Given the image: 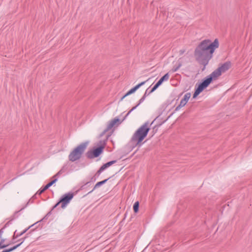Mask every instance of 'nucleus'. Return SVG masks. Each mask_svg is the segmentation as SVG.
I'll return each mask as SVG.
<instances>
[{"label":"nucleus","instance_id":"nucleus-16","mask_svg":"<svg viewBox=\"0 0 252 252\" xmlns=\"http://www.w3.org/2000/svg\"><path fill=\"white\" fill-rule=\"evenodd\" d=\"M207 87L205 86L202 82L199 83L198 84H196L195 87V88L201 93Z\"/></svg>","mask_w":252,"mask_h":252},{"label":"nucleus","instance_id":"nucleus-34","mask_svg":"<svg viewBox=\"0 0 252 252\" xmlns=\"http://www.w3.org/2000/svg\"><path fill=\"white\" fill-rule=\"evenodd\" d=\"M103 171H101V170L99 168V169L97 171V172L95 173V174L94 175V176H95L96 178H97L100 174Z\"/></svg>","mask_w":252,"mask_h":252},{"label":"nucleus","instance_id":"nucleus-2","mask_svg":"<svg viewBox=\"0 0 252 252\" xmlns=\"http://www.w3.org/2000/svg\"><path fill=\"white\" fill-rule=\"evenodd\" d=\"M151 128L148 121L145 122L134 132L131 138V142H135V146H141L143 140L147 137Z\"/></svg>","mask_w":252,"mask_h":252},{"label":"nucleus","instance_id":"nucleus-12","mask_svg":"<svg viewBox=\"0 0 252 252\" xmlns=\"http://www.w3.org/2000/svg\"><path fill=\"white\" fill-rule=\"evenodd\" d=\"M82 185L80 188L75 191V194H77L78 192L84 189H87L90 185V182H87V181L84 180L81 183Z\"/></svg>","mask_w":252,"mask_h":252},{"label":"nucleus","instance_id":"nucleus-15","mask_svg":"<svg viewBox=\"0 0 252 252\" xmlns=\"http://www.w3.org/2000/svg\"><path fill=\"white\" fill-rule=\"evenodd\" d=\"M20 212L19 211H16L13 215L11 217V219L10 220L7 221L4 225V226L3 227L4 228H5L6 227L8 226L10 224L12 223V221L17 218L18 217V216L17 215V214Z\"/></svg>","mask_w":252,"mask_h":252},{"label":"nucleus","instance_id":"nucleus-9","mask_svg":"<svg viewBox=\"0 0 252 252\" xmlns=\"http://www.w3.org/2000/svg\"><path fill=\"white\" fill-rule=\"evenodd\" d=\"M34 226V224H32L31 225H30V226H29L28 227H27V228L25 229L24 230H23L20 233H17V230H16L14 232V234H13V235L12 236V242L10 243V244H13L15 242L14 241V240L18 238V237L21 236L22 235H23L24 234H25V233H26L27 232V231L30 229L31 228V227H32V226Z\"/></svg>","mask_w":252,"mask_h":252},{"label":"nucleus","instance_id":"nucleus-45","mask_svg":"<svg viewBox=\"0 0 252 252\" xmlns=\"http://www.w3.org/2000/svg\"><path fill=\"white\" fill-rule=\"evenodd\" d=\"M4 242V239H2L0 240V242H2V244H3Z\"/></svg>","mask_w":252,"mask_h":252},{"label":"nucleus","instance_id":"nucleus-6","mask_svg":"<svg viewBox=\"0 0 252 252\" xmlns=\"http://www.w3.org/2000/svg\"><path fill=\"white\" fill-rule=\"evenodd\" d=\"M75 193L69 192L63 195L59 199V202H61V207L63 209L66 207L68 204L73 198Z\"/></svg>","mask_w":252,"mask_h":252},{"label":"nucleus","instance_id":"nucleus-18","mask_svg":"<svg viewBox=\"0 0 252 252\" xmlns=\"http://www.w3.org/2000/svg\"><path fill=\"white\" fill-rule=\"evenodd\" d=\"M207 87L205 86L202 82L199 83L198 84H196L195 87V88L201 93Z\"/></svg>","mask_w":252,"mask_h":252},{"label":"nucleus","instance_id":"nucleus-37","mask_svg":"<svg viewBox=\"0 0 252 252\" xmlns=\"http://www.w3.org/2000/svg\"><path fill=\"white\" fill-rule=\"evenodd\" d=\"M61 203V202H59V200L53 206V207L52 208L51 210L53 211L54 209L56 208Z\"/></svg>","mask_w":252,"mask_h":252},{"label":"nucleus","instance_id":"nucleus-30","mask_svg":"<svg viewBox=\"0 0 252 252\" xmlns=\"http://www.w3.org/2000/svg\"><path fill=\"white\" fill-rule=\"evenodd\" d=\"M149 79H150V78L148 79L146 81L141 82V83H140L138 84L137 85H136L135 86L136 87L137 89H138L140 87H141L142 86L144 85L146 83V82H147V81H149Z\"/></svg>","mask_w":252,"mask_h":252},{"label":"nucleus","instance_id":"nucleus-31","mask_svg":"<svg viewBox=\"0 0 252 252\" xmlns=\"http://www.w3.org/2000/svg\"><path fill=\"white\" fill-rule=\"evenodd\" d=\"M181 65H182L181 63H179L177 66H174L173 67V68L172 69V72H174L177 71L179 69V68L181 66Z\"/></svg>","mask_w":252,"mask_h":252},{"label":"nucleus","instance_id":"nucleus-17","mask_svg":"<svg viewBox=\"0 0 252 252\" xmlns=\"http://www.w3.org/2000/svg\"><path fill=\"white\" fill-rule=\"evenodd\" d=\"M207 87L205 86L202 82L199 83L198 84H196L195 87V88L201 93Z\"/></svg>","mask_w":252,"mask_h":252},{"label":"nucleus","instance_id":"nucleus-27","mask_svg":"<svg viewBox=\"0 0 252 252\" xmlns=\"http://www.w3.org/2000/svg\"><path fill=\"white\" fill-rule=\"evenodd\" d=\"M147 92H145L143 95L142 96V97L139 99L138 103H137V105H139L141 103H142L144 100L145 99L146 97L148 96V94H146Z\"/></svg>","mask_w":252,"mask_h":252},{"label":"nucleus","instance_id":"nucleus-26","mask_svg":"<svg viewBox=\"0 0 252 252\" xmlns=\"http://www.w3.org/2000/svg\"><path fill=\"white\" fill-rule=\"evenodd\" d=\"M139 208V203L138 201H136L134 203L133 206V211L135 213H138Z\"/></svg>","mask_w":252,"mask_h":252},{"label":"nucleus","instance_id":"nucleus-3","mask_svg":"<svg viewBox=\"0 0 252 252\" xmlns=\"http://www.w3.org/2000/svg\"><path fill=\"white\" fill-rule=\"evenodd\" d=\"M89 141L81 143L75 147L69 154L68 159L70 161L74 162L79 160L87 148Z\"/></svg>","mask_w":252,"mask_h":252},{"label":"nucleus","instance_id":"nucleus-40","mask_svg":"<svg viewBox=\"0 0 252 252\" xmlns=\"http://www.w3.org/2000/svg\"><path fill=\"white\" fill-rule=\"evenodd\" d=\"M139 105H136L135 106L133 107L130 110L129 112H131L133 110H134Z\"/></svg>","mask_w":252,"mask_h":252},{"label":"nucleus","instance_id":"nucleus-1","mask_svg":"<svg viewBox=\"0 0 252 252\" xmlns=\"http://www.w3.org/2000/svg\"><path fill=\"white\" fill-rule=\"evenodd\" d=\"M219 47V42L216 38L213 42L207 39L202 40L196 46L194 50V56L196 61L200 65H203L202 70H204L213 58L215 50Z\"/></svg>","mask_w":252,"mask_h":252},{"label":"nucleus","instance_id":"nucleus-47","mask_svg":"<svg viewBox=\"0 0 252 252\" xmlns=\"http://www.w3.org/2000/svg\"><path fill=\"white\" fill-rule=\"evenodd\" d=\"M126 213L125 214V217H124V219H123V220H124V219L126 218Z\"/></svg>","mask_w":252,"mask_h":252},{"label":"nucleus","instance_id":"nucleus-46","mask_svg":"<svg viewBox=\"0 0 252 252\" xmlns=\"http://www.w3.org/2000/svg\"><path fill=\"white\" fill-rule=\"evenodd\" d=\"M155 121H156V119H154V120L152 122V123L150 125H149L150 126L153 124Z\"/></svg>","mask_w":252,"mask_h":252},{"label":"nucleus","instance_id":"nucleus-8","mask_svg":"<svg viewBox=\"0 0 252 252\" xmlns=\"http://www.w3.org/2000/svg\"><path fill=\"white\" fill-rule=\"evenodd\" d=\"M191 94L190 93H186L183 98L181 99L180 104L176 107L174 111H179L182 107L185 106L188 101H189V98L190 97Z\"/></svg>","mask_w":252,"mask_h":252},{"label":"nucleus","instance_id":"nucleus-20","mask_svg":"<svg viewBox=\"0 0 252 252\" xmlns=\"http://www.w3.org/2000/svg\"><path fill=\"white\" fill-rule=\"evenodd\" d=\"M20 246H21V244H18L9 249H4L1 252H11L16 250L17 248H18Z\"/></svg>","mask_w":252,"mask_h":252},{"label":"nucleus","instance_id":"nucleus-28","mask_svg":"<svg viewBox=\"0 0 252 252\" xmlns=\"http://www.w3.org/2000/svg\"><path fill=\"white\" fill-rule=\"evenodd\" d=\"M96 179L97 178L95 177V176H92L91 177L88 178L87 180V182H90V185H91V184H92L91 183L92 182H95L96 181Z\"/></svg>","mask_w":252,"mask_h":252},{"label":"nucleus","instance_id":"nucleus-23","mask_svg":"<svg viewBox=\"0 0 252 252\" xmlns=\"http://www.w3.org/2000/svg\"><path fill=\"white\" fill-rule=\"evenodd\" d=\"M109 136H110V135H107V138L105 140H100L99 141V145H98V147H103V149H104L106 145V141H107Z\"/></svg>","mask_w":252,"mask_h":252},{"label":"nucleus","instance_id":"nucleus-25","mask_svg":"<svg viewBox=\"0 0 252 252\" xmlns=\"http://www.w3.org/2000/svg\"><path fill=\"white\" fill-rule=\"evenodd\" d=\"M138 89H137L136 87L135 86L134 87L130 89L128 91H127L125 94V96H128L134 93H135Z\"/></svg>","mask_w":252,"mask_h":252},{"label":"nucleus","instance_id":"nucleus-24","mask_svg":"<svg viewBox=\"0 0 252 252\" xmlns=\"http://www.w3.org/2000/svg\"><path fill=\"white\" fill-rule=\"evenodd\" d=\"M36 228H34L33 229H32L30 230V231L29 232H28V233H27L25 235V236L24 237V238H21L20 239H19L18 240V241H20L21 243L20 244H21V245H22V244L25 241V240L29 237V235L33 231V230H34Z\"/></svg>","mask_w":252,"mask_h":252},{"label":"nucleus","instance_id":"nucleus-29","mask_svg":"<svg viewBox=\"0 0 252 252\" xmlns=\"http://www.w3.org/2000/svg\"><path fill=\"white\" fill-rule=\"evenodd\" d=\"M32 198H31L29 201L26 204V205L23 207H22L20 210H19L20 212V211H22V210H23L24 209H25V208H26L28 205L29 204L31 203H32L33 202V200H32Z\"/></svg>","mask_w":252,"mask_h":252},{"label":"nucleus","instance_id":"nucleus-21","mask_svg":"<svg viewBox=\"0 0 252 252\" xmlns=\"http://www.w3.org/2000/svg\"><path fill=\"white\" fill-rule=\"evenodd\" d=\"M102 185V183L101 181H99V182H98L95 185V186H94V188L92 190H91V191H90L89 192H88L85 195H84V196H86L87 195L92 193L93 191H94V190H95L96 189L100 187V186H101Z\"/></svg>","mask_w":252,"mask_h":252},{"label":"nucleus","instance_id":"nucleus-22","mask_svg":"<svg viewBox=\"0 0 252 252\" xmlns=\"http://www.w3.org/2000/svg\"><path fill=\"white\" fill-rule=\"evenodd\" d=\"M159 87L158 86H157L156 84H155L153 87L151 89V90H150V91H149V88H148L145 92H147V94H148V95H149L150 94H151V93H153L155 91H156Z\"/></svg>","mask_w":252,"mask_h":252},{"label":"nucleus","instance_id":"nucleus-13","mask_svg":"<svg viewBox=\"0 0 252 252\" xmlns=\"http://www.w3.org/2000/svg\"><path fill=\"white\" fill-rule=\"evenodd\" d=\"M169 73H166L159 79V80L156 83V84L159 87L163 82L167 81L169 79Z\"/></svg>","mask_w":252,"mask_h":252},{"label":"nucleus","instance_id":"nucleus-38","mask_svg":"<svg viewBox=\"0 0 252 252\" xmlns=\"http://www.w3.org/2000/svg\"><path fill=\"white\" fill-rule=\"evenodd\" d=\"M111 177H110L109 178H107L106 179H105L104 180L101 181V182L102 185H104V184H105L107 182V181L108 180H109Z\"/></svg>","mask_w":252,"mask_h":252},{"label":"nucleus","instance_id":"nucleus-14","mask_svg":"<svg viewBox=\"0 0 252 252\" xmlns=\"http://www.w3.org/2000/svg\"><path fill=\"white\" fill-rule=\"evenodd\" d=\"M52 210H50L49 212L47 213V214L40 220L36 222L35 223H33L34 225H36L35 228H37L38 226L40 225V222L42 221L43 220H47L48 218L52 214Z\"/></svg>","mask_w":252,"mask_h":252},{"label":"nucleus","instance_id":"nucleus-41","mask_svg":"<svg viewBox=\"0 0 252 252\" xmlns=\"http://www.w3.org/2000/svg\"><path fill=\"white\" fill-rule=\"evenodd\" d=\"M4 228L3 227H2V228H1V229H0V238H1V236H2V233H3V230H4Z\"/></svg>","mask_w":252,"mask_h":252},{"label":"nucleus","instance_id":"nucleus-10","mask_svg":"<svg viewBox=\"0 0 252 252\" xmlns=\"http://www.w3.org/2000/svg\"><path fill=\"white\" fill-rule=\"evenodd\" d=\"M231 67V63L230 62H226L221 64L220 66L217 68L221 75L222 73L225 72Z\"/></svg>","mask_w":252,"mask_h":252},{"label":"nucleus","instance_id":"nucleus-35","mask_svg":"<svg viewBox=\"0 0 252 252\" xmlns=\"http://www.w3.org/2000/svg\"><path fill=\"white\" fill-rule=\"evenodd\" d=\"M10 243L7 245L2 244V242H0V249H2L7 247Z\"/></svg>","mask_w":252,"mask_h":252},{"label":"nucleus","instance_id":"nucleus-4","mask_svg":"<svg viewBox=\"0 0 252 252\" xmlns=\"http://www.w3.org/2000/svg\"><path fill=\"white\" fill-rule=\"evenodd\" d=\"M66 170V168L65 166H63L62 169L53 177V179L49 182L47 184H46L45 186L42 187L37 191V193L38 195H40L42 193H43L45 190L48 189L51 186H52L54 184H55L58 181V176L63 173Z\"/></svg>","mask_w":252,"mask_h":252},{"label":"nucleus","instance_id":"nucleus-11","mask_svg":"<svg viewBox=\"0 0 252 252\" xmlns=\"http://www.w3.org/2000/svg\"><path fill=\"white\" fill-rule=\"evenodd\" d=\"M220 75V72L216 69L207 76L213 82L214 80H217Z\"/></svg>","mask_w":252,"mask_h":252},{"label":"nucleus","instance_id":"nucleus-36","mask_svg":"<svg viewBox=\"0 0 252 252\" xmlns=\"http://www.w3.org/2000/svg\"><path fill=\"white\" fill-rule=\"evenodd\" d=\"M116 162H117L116 160H111V161L107 162V163L108 164V165L110 167V166L112 165L113 164H114Z\"/></svg>","mask_w":252,"mask_h":252},{"label":"nucleus","instance_id":"nucleus-19","mask_svg":"<svg viewBox=\"0 0 252 252\" xmlns=\"http://www.w3.org/2000/svg\"><path fill=\"white\" fill-rule=\"evenodd\" d=\"M201 82L207 87L212 82L207 76L203 78Z\"/></svg>","mask_w":252,"mask_h":252},{"label":"nucleus","instance_id":"nucleus-33","mask_svg":"<svg viewBox=\"0 0 252 252\" xmlns=\"http://www.w3.org/2000/svg\"><path fill=\"white\" fill-rule=\"evenodd\" d=\"M109 166L108 164L106 163L103 164L99 168L101 170V171H103L104 170H105L106 168H108Z\"/></svg>","mask_w":252,"mask_h":252},{"label":"nucleus","instance_id":"nucleus-42","mask_svg":"<svg viewBox=\"0 0 252 252\" xmlns=\"http://www.w3.org/2000/svg\"><path fill=\"white\" fill-rule=\"evenodd\" d=\"M185 50H180L179 51V54L180 55H182L185 53Z\"/></svg>","mask_w":252,"mask_h":252},{"label":"nucleus","instance_id":"nucleus-5","mask_svg":"<svg viewBox=\"0 0 252 252\" xmlns=\"http://www.w3.org/2000/svg\"><path fill=\"white\" fill-rule=\"evenodd\" d=\"M103 151V147H94L86 153V157L89 159H93L99 157Z\"/></svg>","mask_w":252,"mask_h":252},{"label":"nucleus","instance_id":"nucleus-7","mask_svg":"<svg viewBox=\"0 0 252 252\" xmlns=\"http://www.w3.org/2000/svg\"><path fill=\"white\" fill-rule=\"evenodd\" d=\"M121 123L120 121V119L118 117H116L111 121H109L107 127L100 134L99 137H102L106 132H107L109 130L111 129L113 126H114L116 125H119Z\"/></svg>","mask_w":252,"mask_h":252},{"label":"nucleus","instance_id":"nucleus-32","mask_svg":"<svg viewBox=\"0 0 252 252\" xmlns=\"http://www.w3.org/2000/svg\"><path fill=\"white\" fill-rule=\"evenodd\" d=\"M200 93H201V92H200L199 91H198L197 90H196L195 88V91L193 94L192 98H195Z\"/></svg>","mask_w":252,"mask_h":252},{"label":"nucleus","instance_id":"nucleus-39","mask_svg":"<svg viewBox=\"0 0 252 252\" xmlns=\"http://www.w3.org/2000/svg\"><path fill=\"white\" fill-rule=\"evenodd\" d=\"M131 112H129V111L127 113V114L126 115V116L124 117V118H123V119L122 120V121H120L121 122V123L126 119V118L130 114Z\"/></svg>","mask_w":252,"mask_h":252},{"label":"nucleus","instance_id":"nucleus-43","mask_svg":"<svg viewBox=\"0 0 252 252\" xmlns=\"http://www.w3.org/2000/svg\"><path fill=\"white\" fill-rule=\"evenodd\" d=\"M38 194L37 193V192L36 193V194H35L32 197V199H35L36 198V195H37Z\"/></svg>","mask_w":252,"mask_h":252},{"label":"nucleus","instance_id":"nucleus-44","mask_svg":"<svg viewBox=\"0 0 252 252\" xmlns=\"http://www.w3.org/2000/svg\"><path fill=\"white\" fill-rule=\"evenodd\" d=\"M126 96H125V94L124 95H123V96L122 97V98H121L120 101H122Z\"/></svg>","mask_w":252,"mask_h":252}]
</instances>
